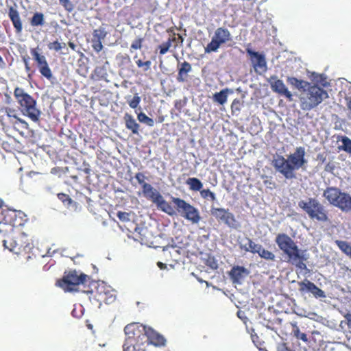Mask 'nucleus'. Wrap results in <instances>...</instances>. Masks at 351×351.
Masks as SVG:
<instances>
[{"label": "nucleus", "instance_id": "nucleus-1", "mask_svg": "<svg viewBox=\"0 0 351 351\" xmlns=\"http://www.w3.org/2000/svg\"><path fill=\"white\" fill-rule=\"evenodd\" d=\"M305 154V148L300 146L296 147L295 152L290 154L287 158L283 156L278 155L272 160V165L285 178L291 180L296 178L295 171L305 167L307 164Z\"/></svg>", "mask_w": 351, "mask_h": 351}, {"label": "nucleus", "instance_id": "nucleus-2", "mask_svg": "<svg viewBox=\"0 0 351 351\" xmlns=\"http://www.w3.org/2000/svg\"><path fill=\"white\" fill-rule=\"evenodd\" d=\"M171 202L174 208L160 195L154 201L157 208L170 216L174 215L176 213L193 224H196L201 220L199 212L197 208L186 202L184 199L171 197Z\"/></svg>", "mask_w": 351, "mask_h": 351}, {"label": "nucleus", "instance_id": "nucleus-3", "mask_svg": "<svg viewBox=\"0 0 351 351\" xmlns=\"http://www.w3.org/2000/svg\"><path fill=\"white\" fill-rule=\"evenodd\" d=\"M275 242L280 250L287 256L289 263L295 265L300 269H306V265L304 263L306 261V258L289 235L285 233H280L277 234Z\"/></svg>", "mask_w": 351, "mask_h": 351}, {"label": "nucleus", "instance_id": "nucleus-4", "mask_svg": "<svg viewBox=\"0 0 351 351\" xmlns=\"http://www.w3.org/2000/svg\"><path fill=\"white\" fill-rule=\"evenodd\" d=\"M328 97V94L326 90L316 84L309 83L300 94V107L303 111H310Z\"/></svg>", "mask_w": 351, "mask_h": 351}, {"label": "nucleus", "instance_id": "nucleus-5", "mask_svg": "<svg viewBox=\"0 0 351 351\" xmlns=\"http://www.w3.org/2000/svg\"><path fill=\"white\" fill-rule=\"evenodd\" d=\"M127 330L129 334L136 335L138 338L140 344H152L155 346H164L166 343L165 337L151 328L137 323H132L127 325Z\"/></svg>", "mask_w": 351, "mask_h": 351}, {"label": "nucleus", "instance_id": "nucleus-6", "mask_svg": "<svg viewBox=\"0 0 351 351\" xmlns=\"http://www.w3.org/2000/svg\"><path fill=\"white\" fill-rule=\"evenodd\" d=\"M14 96L23 114L34 122L39 121L41 112L36 108V101L20 87L14 88Z\"/></svg>", "mask_w": 351, "mask_h": 351}, {"label": "nucleus", "instance_id": "nucleus-7", "mask_svg": "<svg viewBox=\"0 0 351 351\" xmlns=\"http://www.w3.org/2000/svg\"><path fill=\"white\" fill-rule=\"evenodd\" d=\"M3 246L10 252L16 254H21L26 252L27 249L30 248L32 239L20 227L15 229L12 234L8 235L7 238L3 240Z\"/></svg>", "mask_w": 351, "mask_h": 351}, {"label": "nucleus", "instance_id": "nucleus-8", "mask_svg": "<svg viewBox=\"0 0 351 351\" xmlns=\"http://www.w3.org/2000/svg\"><path fill=\"white\" fill-rule=\"evenodd\" d=\"M322 196L331 206L339 208L343 213L351 211V195L336 186H328Z\"/></svg>", "mask_w": 351, "mask_h": 351}, {"label": "nucleus", "instance_id": "nucleus-9", "mask_svg": "<svg viewBox=\"0 0 351 351\" xmlns=\"http://www.w3.org/2000/svg\"><path fill=\"white\" fill-rule=\"evenodd\" d=\"M298 206L313 221L321 223L330 221L325 206L314 197H308L306 200L300 201Z\"/></svg>", "mask_w": 351, "mask_h": 351}, {"label": "nucleus", "instance_id": "nucleus-10", "mask_svg": "<svg viewBox=\"0 0 351 351\" xmlns=\"http://www.w3.org/2000/svg\"><path fill=\"white\" fill-rule=\"evenodd\" d=\"M232 36L230 32L224 27L215 29L210 43L204 47L206 53H216L222 46H231Z\"/></svg>", "mask_w": 351, "mask_h": 351}, {"label": "nucleus", "instance_id": "nucleus-11", "mask_svg": "<svg viewBox=\"0 0 351 351\" xmlns=\"http://www.w3.org/2000/svg\"><path fill=\"white\" fill-rule=\"evenodd\" d=\"M88 276L76 270L65 271L63 277L58 280L56 285L65 291H76L77 287L86 282Z\"/></svg>", "mask_w": 351, "mask_h": 351}, {"label": "nucleus", "instance_id": "nucleus-12", "mask_svg": "<svg viewBox=\"0 0 351 351\" xmlns=\"http://www.w3.org/2000/svg\"><path fill=\"white\" fill-rule=\"evenodd\" d=\"M210 214L218 222H222L230 228L237 229L239 227L234 215L228 209L212 207Z\"/></svg>", "mask_w": 351, "mask_h": 351}, {"label": "nucleus", "instance_id": "nucleus-13", "mask_svg": "<svg viewBox=\"0 0 351 351\" xmlns=\"http://www.w3.org/2000/svg\"><path fill=\"white\" fill-rule=\"evenodd\" d=\"M23 213L10 208L0 210V221H5L11 225L14 229L23 226Z\"/></svg>", "mask_w": 351, "mask_h": 351}, {"label": "nucleus", "instance_id": "nucleus-14", "mask_svg": "<svg viewBox=\"0 0 351 351\" xmlns=\"http://www.w3.org/2000/svg\"><path fill=\"white\" fill-rule=\"evenodd\" d=\"M31 54L36 62L40 74L46 79L50 80L53 77L51 70L45 56L38 53L36 49H31Z\"/></svg>", "mask_w": 351, "mask_h": 351}, {"label": "nucleus", "instance_id": "nucleus-15", "mask_svg": "<svg viewBox=\"0 0 351 351\" xmlns=\"http://www.w3.org/2000/svg\"><path fill=\"white\" fill-rule=\"evenodd\" d=\"M268 82L270 84L271 90L274 93H276L281 96L285 97L289 101L293 99V95L288 90L283 81L278 79L277 76H271L268 80Z\"/></svg>", "mask_w": 351, "mask_h": 351}, {"label": "nucleus", "instance_id": "nucleus-16", "mask_svg": "<svg viewBox=\"0 0 351 351\" xmlns=\"http://www.w3.org/2000/svg\"><path fill=\"white\" fill-rule=\"evenodd\" d=\"M298 285L299 291L301 293H311L316 298H323L326 297V294L323 290L307 279L298 282Z\"/></svg>", "mask_w": 351, "mask_h": 351}, {"label": "nucleus", "instance_id": "nucleus-17", "mask_svg": "<svg viewBox=\"0 0 351 351\" xmlns=\"http://www.w3.org/2000/svg\"><path fill=\"white\" fill-rule=\"evenodd\" d=\"M124 332L126 338L123 346V351H145V346L140 344L138 338H136V335L128 333L127 326L124 328Z\"/></svg>", "mask_w": 351, "mask_h": 351}, {"label": "nucleus", "instance_id": "nucleus-18", "mask_svg": "<svg viewBox=\"0 0 351 351\" xmlns=\"http://www.w3.org/2000/svg\"><path fill=\"white\" fill-rule=\"evenodd\" d=\"M247 53L250 56V60L256 71H265L267 68L265 57L263 54L254 51L251 49H246Z\"/></svg>", "mask_w": 351, "mask_h": 351}, {"label": "nucleus", "instance_id": "nucleus-19", "mask_svg": "<svg viewBox=\"0 0 351 351\" xmlns=\"http://www.w3.org/2000/svg\"><path fill=\"white\" fill-rule=\"evenodd\" d=\"M249 274V271L243 266H234L229 271V276L234 284H241Z\"/></svg>", "mask_w": 351, "mask_h": 351}, {"label": "nucleus", "instance_id": "nucleus-20", "mask_svg": "<svg viewBox=\"0 0 351 351\" xmlns=\"http://www.w3.org/2000/svg\"><path fill=\"white\" fill-rule=\"evenodd\" d=\"M8 14L16 33L21 34L23 31V23L19 11L13 6H10Z\"/></svg>", "mask_w": 351, "mask_h": 351}, {"label": "nucleus", "instance_id": "nucleus-21", "mask_svg": "<svg viewBox=\"0 0 351 351\" xmlns=\"http://www.w3.org/2000/svg\"><path fill=\"white\" fill-rule=\"evenodd\" d=\"M106 289L104 286L97 289V300L100 301V302H104L107 304H111L115 300L116 295L112 291H110L108 289H107V290Z\"/></svg>", "mask_w": 351, "mask_h": 351}, {"label": "nucleus", "instance_id": "nucleus-22", "mask_svg": "<svg viewBox=\"0 0 351 351\" xmlns=\"http://www.w3.org/2000/svg\"><path fill=\"white\" fill-rule=\"evenodd\" d=\"M178 73L177 75V81L178 82H184L187 80L188 73L192 71L191 64L184 61L183 62L178 64Z\"/></svg>", "mask_w": 351, "mask_h": 351}, {"label": "nucleus", "instance_id": "nucleus-23", "mask_svg": "<svg viewBox=\"0 0 351 351\" xmlns=\"http://www.w3.org/2000/svg\"><path fill=\"white\" fill-rule=\"evenodd\" d=\"M123 119L125 121L126 128L131 130L132 134H138L140 125L134 117L131 114L125 113L123 117Z\"/></svg>", "mask_w": 351, "mask_h": 351}, {"label": "nucleus", "instance_id": "nucleus-24", "mask_svg": "<svg viewBox=\"0 0 351 351\" xmlns=\"http://www.w3.org/2000/svg\"><path fill=\"white\" fill-rule=\"evenodd\" d=\"M245 243H239V248L246 252L256 254L258 249H260V244L255 243L251 239L246 237L244 239Z\"/></svg>", "mask_w": 351, "mask_h": 351}, {"label": "nucleus", "instance_id": "nucleus-25", "mask_svg": "<svg viewBox=\"0 0 351 351\" xmlns=\"http://www.w3.org/2000/svg\"><path fill=\"white\" fill-rule=\"evenodd\" d=\"M142 193L145 197L147 199L151 200L153 203L158 198V196H160L161 194L154 189L150 184L144 188L142 191Z\"/></svg>", "mask_w": 351, "mask_h": 351}, {"label": "nucleus", "instance_id": "nucleus-26", "mask_svg": "<svg viewBox=\"0 0 351 351\" xmlns=\"http://www.w3.org/2000/svg\"><path fill=\"white\" fill-rule=\"evenodd\" d=\"M230 92L228 88H225L221 90L220 92L215 93L213 95V100L214 101L223 105L227 101L228 95Z\"/></svg>", "mask_w": 351, "mask_h": 351}, {"label": "nucleus", "instance_id": "nucleus-27", "mask_svg": "<svg viewBox=\"0 0 351 351\" xmlns=\"http://www.w3.org/2000/svg\"><path fill=\"white\" fill-rule=\"evenodd\" d=\"M32 27L43 26L45 24V16L43 13L36 12L29 21Z\"/></svg>", "mask_w": 351, "mask_h": 351}, {"label": "nucleus", "instance_id": "nucleus-28", "mask_svg": "<svg viewBox=\"0 0 351 351\" xmlns=\"http://www.w3.org/2000/svg\"><path fill=\"white\" fill-rule=\"evenodd\" d=\"M287 82L291 85L295 86L300 92L304 90V87L309 85L310 83L302 80H299L295 77H289L287 78Z\"/></svg>", "mask_w": 351, "mask_h": 351}, {"label": "nucleus", "instance_id": "nucleus-29", "mask_svg": "<svg viewBox=\"0 0 351 351\" xmlns=\"http://www.w3.org/2000/svg\"><path fill=\"white\" fill-rule=\"evenodd\" d=\"M186 184L189 186V189L195 191H202L203 184L202 182L197 178H189L186 180Z\"/></svg>", "mask_w": 351, "mask_h": 351}, {"label": "nucleus", "instance_id": "nucleus-30", "mask_svg": "<svg viewBox=\"0 0 351 351\" xmlns=\"http://www.w3.org/2000/svg\"><path fill=\"white\" fill-rule=\"evenodd\" d=\"M291 326L292 327L291 332L296 339H300L305 343L308 342V339L307 335L300 332L296 322H291Z\"/></svg>", "mask_w": 351, "mask_h": 351}, {"label": "nucleus", "instance_id": "nucleus-31", "mask_svg": "<svg viewBox=\"0 0 351 351\" xmlns=\"http://www.w3.org/2000/svg\"><path fill=\"white\" fill-rule=\"evenodd\" d=\"M107 75L106 69L103 66H97L93 71L90 78L95 81H100Z\"/></svg>", "mask_w": 351, "mask_h": 351}, {"label": "nucleus", "instance_id": "nucleus-32", "mask_svg": "<svg viewBox=\"0 0 351 351\" xmlns=\"http://www.w3.org/2000/svg\"><path fill=\"white\" fill-rule=\"evenodd\" d=\"M256 254H258L261 258H262L266 261H275V258H276L275 254L273 252L264 249L261 245H260V249L257 250V252Z\"/></svg>", "mask_w": 351, "mask_h": 351}, {"label": "nucleus", "instance_id": "nucleus-33", "mask_svg": "<svg viewBox=\"0 0 351 351\" xmlns=\"http://www.w3.org/2000/svg\"><path fill=\"white\" fill-rule=\"evenodd\" d=\"M342 143L341 145L338 147L339 150H343L351 155V139H350L348 136H343L341 137L340 140Z\"/></svg>", "mask_w": 351, "mask_h": 351}, {"label": "nucleus", "instance_id": "nucleus-34", "mask_svg": "<svg viewBox=\"0 0 351 351\" xmlns=\"http://www.w3.org/2000/svg\"><path fill=\"white\" fill-rule=\"evenodd\" d=\"M107 34L108 32L106 29L103 27H100L99 28L93 30L92 40L102 41L106 38Z\"/></svg>", "mask_w": 351, "mask_h": 351}, {"label": "nucleus", "instance_id": "nucleus-35", "mask_svg": "<svg viewBox=\"0 0 351 351\" xmlns=\"http://www.w3.org/2000/svg\"><path fill=\"white\" fill-rule=\"evenodd\" d=\"M15 229L5 221H0V233L3 234L5 238H7L8 235L12 234Z\"/></svg>", "mask_w": 351, "mask_h": 351}, {"label": "nucleus", "instance_id": "nucleus-36", "mask_svg": "<svg viewBox=\"0 0 351 351\" xmlns=\"http://www.w3.org/2000/svg\"><path fill=\"white\" fill-rule=\"evenodd\" d=\"M176 40V38H169L167 41L162 43L158 46V49H160L159 53L160 55L165 54L169 49L171 46L172 42Z\"/></svg>", "mask_w": 351, "mask_h": 351}, {"label": "nucleus", "instance_id": "nucleus-37", "mask_svg": "<svg viewBox=\"0 0 351 351\" xmlns=\"http://www.w3.org/2000/svg\"><path fill=\"white\" fill-rule=\"evenodd\" d=\"M335 243L346 254L348 255V254L351 252V245L347 241L337 240L335 241Z\"/></svg>", "mask_w": 351, "mask_h": 351}, {"label": "nucleus", "instance_id": "nucleus-38", "mask_svg": "<svg viewBox=\"0 0 351 351\" xmlns=\"http://www.w3.org/2000/svg\"><path fill=\"white\" fill-rule=\"evenodd\" d=\"M137 118L141 123H144L148 126L152 127L154 125V120L147 117L144 112H140L138 114Z\"/></svg>", "mask_w": 351, "mask_h": 351}, {"label": "nucleus", "instance_id": "nucleus-39", "mask_svg": "<svg viewBox=\"0 0 351 351\" xmlns=\"http://www.w3.org/2000/svg\"><path fill=\"white\" fill-rule=\"evenodd\" d=\"M134 178L137 180L138 183L141 186L142 191L149 184L145 182L147 177L144 175L143 173L138 172L135 174Z\"/></svg>", "mask_w": 351, "mask_h": 351}, {"label": "nucleus", "instance_id": "nucleus-40", "mask_svg": "<svg viewBox=\"0 0 351 351\" xmlns=\"http://www.w3.org/2000/svg\"><path fill=\"white\" fill-rule=\"evenodd\" d=\"M141 101V97L138 95V93H136L134 95L133 98L131 99L130 100L127 99L128 105L130 106V108L133 109H135L138 106Z\"/></svg>", "mask_w": 351, "mask_h": 351}, {"label": "nucleus", "instance_id": "nucleus-41", "mask_svg": "<svg viewBox=\"0 0 351 351\" xmlns=\"http://www.w3.org/2000/svg\"><path fill=\"white\" fill-rule=\"evenodd\" d=\"M65 43H61L58 40H55L53 42L49 43L48 44V48L50 50H54L56 51H60L63 47H65Z\"/></svg>", "mask_w": 351, "mask_h": 351}, {"label": "nucleus", "instance_id": "nucleus-42", "mask_svg": "<svg viewBox=\"0 0 351 351\" xmlns=\"http://www.w3.org/2000/svg\"><path fill=\"white\" fill-rule=\"evenodd\" d=\"M58 197L64 204L66 206H70L73 203V199L67 194L60 193L58 194Z\"/></svg>", "mask_w": 351, "mask_h": 351}, {"label": "nucleus", "instance_id": "nucleus-43", "mask_svg": "<svg viewBox=\"0 0 351 351\" xmlns=\"http://www.w3.org/2000/svg\"><path fill=\"white\" fill-rule=\"evenodd\" d=\"M60 4L68 12H71L74 10V5L70 0H59Z\"/></svg>", "mask_w": 351, "mask_h": 351}, {"label": "nucleus", "instance_id": "nucleus-44", "mask_svg": "<svg viewBox=\"0 0 351 351\" xmlns=\"http://www.w3.org/2000/svg\"><path fill=\"white\" fill-rule=\"evenodd\" d=\"M136 64L138 68H143L144 71H147L151 69L152 62L150 60L143 62L141 60H138L136 61Z\"/></svg>", "mask_w": 351, "mask_h": 351}, {"label": "nucleus", "instance_id": "nucleus-45", "mask_svg": "<svg viewBox=\"0 0 351 351\" xmlns=\"http://www.w3.org/2000/svg\"><path fill=\"white\" fill-rule=\"evenodd\" d=\"M200 194L201 196L204 199L210 198L212 201H215L216 199L215 193L209 189H202L200 191Z\"/></svg>", "mask_w": 351, "mask_h": 351}, {"label": "nucleus", "instance_id": "nucleus-46", "mask_svg": "<svg viewBox=\"0 0 351 351\" xmlns=\"http://www.w3.org/2000/svg\"><path fill=\"white\" fill-rule=\"evenodd\" d=\"M205 264L212 269H217L218 268L217 261L213 256H208L206 260Z\"/></svg>", "mask_w": 351, "mask_h": 351}, {"label": "nucleus", "instance_id": "nucleus-47", "mask_svg": "<svg viewBox=\"0 0 351 351\" xmlns=\"http://www.w3.org/2000/svg\"><path fill=\"white\" fill-rule=\"evenodd\" d=\"M262 178H265L263 183L267 188L272 190L276 187V183L272 181L271 178H268L267 176H263Z\"/></svg>", "mask_w": 351, "mask_h": 351}, {"label": "nucleus", "instance_id": "nucleus-48", "mask_svg": "<svg viewBox=\"0 0 351 351\" xmlns=\"http://www.w3.org/2000/svg\"><path fill=\"white\" fill-rule=\"evenodd\" d=\"M143 40L144 39L143 38H138L134 40L131 44L130 48L134 50L141 49L142 47Z\"/></svg>", "mask_w": 351, "mask_h": 351}, {"label": "nucleus", "instance_id": "nucleus-49", "mask_svg": "<svg viewBox=\"0 0 351 351\" xmlns=\"http://www.w3.org/2000/svg\"><path fill=\"white\" fill-rule=\"evenodd\" d=\"M117 216L119 219L123 222L130 221V214L129 213L119 211Z\"/></svg>", "mask_w": 351, "mask_h": 351}, {"label": "nucleus", "instance_id": "nucleus-50", "mask_svg": "<svg viewBox=\"0 0 351 351\" xmlns=\"http://www.w3.org/2000/svg\"><path fill=\"white\" fill-rule=\"evenodd\" d=\"M92 47L97 53L101 51L104 47L102 41L92 40Z\"/></svg>", "mask_w": 351, "mask_h": 351}, {"label": "nucleus", "instance_id": "nucleus-51", "mask_svg": "<svg viewBox=\"0 0 351 351\" xmlns=\"http://www.w3.org/2000/svg\"><path fill=\"white\" fill-rule=\"evenodd\" d=\"M345 318L347 321V325L348 328L351 329V313H347L345 315Z\"/></svg>", "mask_w": 351, "mask_h": 351}, {"label": "nucleus", "instance_id": "nucleus-52", "mask_svg": "<svg viewBox=\"0 0 351 351\" xmlns=\"http://www.w3.org/2000/svg\"><path fill=\"white\" fill-rule=\"evenodd\" d=\"M68 45L72 50L78 51V50H77V45L73 42L69 41Z\"/></svg>", "mask_w": 351, "mask_h": 351}, {"label": "nucleus", "instance_id": "nucleus-53", "mask_svg": "<svg viewBox=\"0 0 351 351\" xmlns=\"http://www.w3.org/2000/svg\"><path fill=\"white\" fill-rule=\"evenodd\" d=\"M334 169L333 165H330V163H328L325 167V170L326 171H332Z\"/></svg>", "mask_w": 351, "mask_h": 351}, {"label": "nucleus", "instance_id": "nucleus-54", "mask_svg": "<svg viewBox=\"0 0 351 351\" xmlns=\"http://www.w3.org/2000/svg\"><path fill=\"white\" fill-rule=\"evenodd\" d=\"M157 265L158 266V267L161 269H164L167 267V265L166 264L162 263V262H158L157 263Z\"/></svg>", "mask_w": 351, "mask_h": 351}, {"label": "nucleus", "instance_id": "nucleus-55", "mask_svg": "<svg viewBox=\"0 0 351 351\" xmlns=\"http://www.w3.org/2000/svg\"><path fill=\"white\" fill-rule=\"evenodd\" d=\"M346 106L351 111V98L347 99Z\"/></svg>", "mask_w": 351, "mask_h": 351}, {"label": "nucleus", "instance_id": "nucleus-56", "mask_svg": "<svg viewBox=\"0 0 351 351\" xmlns=\"http://www.w3.org/2000/svg\"><path fill=\"white\" fill-rule=\"evenodd\" d=\"M147 232V230L146 228H141L140 232H139V234H142V235H143L145 237V234Z\"/></svg>", "mask_w": 351, "mask_h": 351}, {"label": "nucleus", "instance_id": "nucleus-57", "mask_svg": "<svg viewBox=\"0 0 351 351\" xmlns=\"http://www.w3.org/2000/svg\"><path fill=\"white\" fill-rule=\"evenodd\" d=\"M25 71L27 72L30 71V66H29V62H26V64H25Z\"/></svg>", "mask_w": 351, "mask_h": 351}, {"label": "nucleus", "instance_id": "nucleus-58", "mask_svg": "<svg viewBox=\"0 0 351 351\" xmlns=\"http://www.w3.org/2000/svg\"><path fill=\"white\" fill-rule=\"evenodd\" d=\"M28 59L29 58H26L25 57L23 58L25 64H26V62H29Z\"/></svg>", "mask_w": 351, "mask_h": 351}, {"label": "nucleus", "instance_id": "nucleus-59", "mask_svg": "<svg viewBox=\"0 0 351 351\" xmlns=\"http://www.w3.org/2000/svg\"><path fill=\"white\" fill-rule=\"evenodd\" d=\"M3 202L2 201V199H0V210H2V209H1V207H2V206H3Z\"/></svg>", "mask_w": 351, "mask_h": 351}, {"label": "nucleus", "instance_id": "nucleus-60", "mask_svg": "<svg viewBox=\"0 0 351 351\" xmlns=\"http://www.w3.org/2000/svg\"><path fill=\"white\" fill-rule=\"evenodd\" d=\"M141 242H142V243H143V242H145H145H147V239H145V238H143V237H142V238H141Z\"/></svg>", "mask_w": 351, "mask_h": 351}, {"label": "nucleus", "instance_id": "nucleus-61", "mask_svg": "<svg viewBox=\"0 0 351 351\" xmlns=\"http://www.w3.org/2000/svg\"><path fill=\"white\" fill-rule=\"evenodd\" d=\"M325 160H326V158H322V162H324Z\"/></svg>", "mask_w": 351, "mask_h": 351}, {"label": "nucleus", "instance_id": "nucleus-62", "mask_svg": "<svg viewBox=\"0 0 351 351\" xmlns=\"http://www.w3.org/2000/svg\"><path fill=\"white\" fill-rule=\"evenodd\" d=\"M348 256L351 258V252L348 254Z\"/></svg>", "mask_w": 351, "mask_h": 351}]
</instances>
